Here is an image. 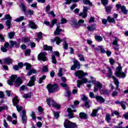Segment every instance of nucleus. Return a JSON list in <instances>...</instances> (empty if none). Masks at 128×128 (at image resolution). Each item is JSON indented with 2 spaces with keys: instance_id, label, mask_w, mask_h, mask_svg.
I'll use <instances>...</instances> for the list:
<instances>
[{
  "instance_id": "nucleus-43",
  "label": "nucleus",
  "mask_w": 128,
  "mask_h": 128,
  "mask_svg": "<svg viewBox=\"0 0 128 128\" xmlns=\"http://www.w3.org/2000/svg\"><path fill=\"white\" fill-rule=\"evenodd\" d=\"M110 120H112V118H110V114H106V120L107 122H110Z\"/></svg>"
},
{
  "instance_id": "nucleus-54",
  "label": "nucleus",
  "mask_w": 128,
  "mask_h": 128,
  "mask_svg": "<svg viewBox=\"0 0 128 128\" xmlns=\"http://www.w3.org/2000/svg\"><path fill=\"white\" fill-rule=\"evenodd\" d=\"M48 66H44L42 68V72H48Z\"/></svg>"
},
{
  "instance_id": "nucleus-6",
  "label": "nucleus",
  "mask_w": 128,
  "mask_h": 128,
  "mask_svg": "<svg viewBox=\"0 0 128 128\" xmlns=\"http://www.w3.org/2000/svg\"><path fill=\"white\" fill-rule=\"evenodd\" d=\"M24 66H26V70H29V72L27 74L28 76H32V74H36V72H38V71L34 68H32L30 64L24 63Z\"/></svg>"
},
{
  "instance_id": "nucleus-16",
  "label": "nucleus",
  "mask_w": 128,
  "mask_h": 128,
  "mask_svg": "<svg viewBox=\"0 0 128 128\" xmlns=\"http://www.w3.org/2000/svg\"><path fill=\"white\" fill-rule=\"evenodd\" d=\"M70 25L72 28H80V20H79L78 22L76 21H72L70 22Z\"/></svg>"
},
{
  "instance_id": "nucleus-18",
  "label": "nucleus",
  "mask_w": 128,
  "mask_h": 128,
  "mask_svg": "<svg viewBox=\"0 0 128 128\" xmlns=\"http://www.w3.org/2000/svg\"><path fill=\"white\" fill-rule=\"evenodd\" d=\"M99 110H100V107H98L96 109H94L92 111V113L90 114L91 116L94 118L98 116V112Z\"/></svg>"
},
{
  "instance_id": "nucleus-41",
  "label": "nucleus",
  "mask_w": 128,
  "mask_h": 128,
  "mask_svg": "<svg viewBox=\"0 0 128 128\" xmlns=\"http://www.w3.org/2000/svg\"><path fill=\"white\" fill-rule=\"evenodd\" d=\"M82 102H88V100H88V98H87L86 96L83 94L82 95Z\"/></svg>"
},
{
  "instance_id": "nucleus-47",
  "label": "nucleus",
  "mask_w": 128,
  "mask_h": 128,
  "mask_svg": "<svg viewBox=\"0 0 128 128\" xmlns=\"http://www.w3.org/2000/svg\"><path fill=\"white\" fill-rule=\"evenodd\" d=\"M58 74V76H60V78H62V68H59Z\"/></svg>"
},
{
  "instance_id": "nucleus-12",
  "label": "nucleus",
  "mask_w": 128,
  "mask_h": 128,
  "mask_svg": "<svg viewBox=\"0 0 128 128\" xmlns=\"http://www.w3.org/2000/svg\"><path fill=\"white\" fill-rule=\"evenodd\" d=\"M22 124H26V120H28V117H26V110H23L22 111Z\"/></svg>"
},
{
  "instance_id": "nucleus-9",
  "label": "nucleus",
  "mask_w": 128,
  "mask_h": 128,
  "mask_svg": "<svg viewBox=\"0 0 128 128\" xmlns=\"http://www.w3.org/2000/svg\"><path fill=\"white\" fill-rule=\"evenodd\" d=\"M94 84V92H98V90H100L102 88V84L98 81L96 82Z\"/></svg>"
},
{
  "instance_id": "nucleus-11",
  "label": "nucleus",
  "mask_w": 128,
  "mask_h": 128,
  "mask_svg": "<svg viewBox=\"0 0 128 128\" xmlns=\"http://www.w3.org/2000/svg\"><path fill=\"white\" fill-rule=\"evenodd\" d=\"M80 62L78 60H74V65H72L71 67L72 70H74L76 68H78V70L80 69Z\"/></svg>"
},
{
  "instance_id": "nucleus-49",
  "label": "nucleus",
  "mask_w": 128,
  "mask_h": 128,
  "mask_svg": "<svg viewBox=\"0 0 128 128\" xmlns=\"http://www.w3.org/2000/svg\"><path fill=\"white\" fill-rule=\"evenodd\" d=\"M8 107L6 106H0V112H2V110H8Z\"/></svg>"
},
{
  "instance_id": "nucleus-19",
  "label": "nucleus",
  "mask_w": 128,
  "mask_h": 128,
  "mask_svg": "<svg viewBox=\"0 0 128 128\" xmlns=\"http://www.w3.org/2000/svg\"><path fill=\"white\" fill-rule=\"evenodd\" d=\"M4 64H12L14 60H12V58H7L4 59Z\"/></svg>"
},
{
  "instance_id": "nucleus-48",
  "label": "nucleus",
  "mask_w": 128,
  "mask_h": 128,
  "mask_svg": "<svg viewBox=\"0 0 128 128\" xmlns=\"http://www.w3.org/2000/svg\"><path fill=\"white\" fill-rule=\"evenodd\" d=\"M42 32H39L38 34V40L40 42V40H42Z\"/></svg>"
},
{
  "instance_id": "nucleus-3",
  "label": "nucleus",
  "mask_w": 128,
  "mask_h": 128,
  "mask_svg": "<svg viewBox=\"0 0 128 128\" xmlns=\"http://www.w3.org/2000/svg\"><path fill=\"white\" fill-rule=\"evenodd\" d=\"M122 68L120 66V64H118V66L116 68V71L115 72L114 74L117 76V78H125L126 74L124 72H122Z\"/></svg>"
},
{
  "instance_id": "nucleus-21",
  "label": "nucleus",
  "mask_w": 128,
  "mask_h": 128,
  "mask_svg": "<svg viewBox=\"0 0 128 128\" xmlns=\"http://www.w3.org/2000/svg\"><path fill=\"white\" fill-rule=\"evenodd\" d=\"M90 104H92V101L90 100L86 102L84 104L82 105V108H90Z\"/></svg>"
},
{
  "instance_id": "nucleus-38",
  "label": "nucleus",
  "mask_w": 128,
  "mask_h": 128,
  "mask_svg": "<svg viewBox=\"0 0 128 128\" xmlns=\"http://www.w3.org/2000/svg\"><path fill=\"white\" fill-rule=\"evenodd\" d=\"M83 4H88L89 6H92V3L90 1V0H82Z\"/></svg>"
},
{
  "instance_id": "nucleus-39",
  "label": "nucleus",
  "mask_w": 128,
  "mask_h": 128,
  "mask_svg": "<svg viewBox=\"0 0 128 128\" xmlns=\"http://www.w3.org/2000/svg\"><path fill=\"white\" fill-rule=\"evenodd\" d=\"M94 38L98 42H102V37L100 36H96Z\"/></svg>"
},
{
  "instance_id": "nucleus-52",
  "label": "nucleus",
  "mask_w": 128,
  "mask_h": 128,
  "mask_svg": "<svg viewBox=\"0 0 128 128\" xmlns=\"http://www.w3.org/2000/svg\"><path fill=\"white\" fill-rule=\"evenodd\" d=\"M54 115L56 118H58L60 117V113H58V112H54Z\"/></svg>"
},
{
  "instance_id": "nucleus-42",
  "label": "nucleus",
  "mask_w": 128,
  "mask_h": 128,
  "mask_svg": "<svg viewBox=\"0 0 128 128\" xmlns=\"http://www.w3.org/2000/svg\"><path fill=\"white\" fill-rule=\"evenodd\" d=\"M10 22H12V20H8L6 21V26H8V30H10Z\"/></svg>"
},
{
  "instance_id": "nucleus-27",
  "label": "nucleus",
  "mask_w": 128,
  "mask_h": 128,
  "mask_svg": "<svg viewBox=\"0 0 128 128\" xmlns=\"http://www.w3.org/2000/svg\"><path fill=\"white\" fill-rule=\"evenodd\" d=\"M107 20L110 24H116V20H114V18H110V16H108Z\"/></svg>"
},
{
  "instance_id": "nucleus-51",
  "label": "nucleus",
  "mask_w": 128,
  "mask_h": 128,
  "mask_svg": "<svg viewBox=\"0 0 128 128\" xmlns=\"http://www.w3.org/2000/svg\"><path fill=\"white\" fill-rule=\"evenodd\" d=\"M52 64H56V56L54 55L52 56Z\"/></svg>"
},
{
  "instance_id": "nucleus-2",
  "label": "nucleus",
  "mask_w": 128,
  "mask_h": 128,
  "mask_svg": "<svg viewBox=\"0 0 128 128\" xmlns=\"http://www.w3.org/2000/svg\"><path fill=\"white\" fill-rule=\"evenodd\" d=\"M107 70H108V74H107V78H113L114 84L116 86V90H118L120 88V82L114 76H112V68L110 67L106 68Z\"/></svg>"
},
{
  "instance_id": "nucleus-8",
  "label": "nucleus",
  "mask_w": 128,
  "mask_h": 128,
  "mask_svg": "<svg viewBox=\"0 0 128 128\" xmlns=\"http://www.w3.org/2000/svg\"><path fill=\"white\" fill-rule=\"evenodd\" d=\"M58 88V84H49L47 86V88L50 94H52V92H54V90H56Z\"/></svg>"
},
{
  "instance_id": "nucleus-64",
  "label": "nucleus",
  "mask_w": 128,
  "mask_h": 128,
  "mask_svg": "<svg viewBox=\"0 0 128 128\" xmlns=\"http://www.w3.org/2000/svg\"><path fill=\"white\" fill-rule=\"evenodd\" d=\"M102 2L103 6H106L108 4V0H102Z\"/></svg>"
},
{
  "instance_id": "nucleus-15",
  "label": "nucleus",
  "mask_w": 128,
  "mask_h": 128,
  "mask_svg": "<svg viewBox=\"0 0 128 128\" xmlns=\"http://www.w3.org/2000/svg\"><path fill=\"white\" fill-rule=\"evenodd\" d=\"M56 22H58V20L54 19V20H52V24H50V22H48V21H45L44 22V24L46 26H49L50 28H54V24H56Z\"/></svg>"
},
{
  "instance_id": "nucleus-57",
  "label": "nucleus",
  "mask_w": 128,
  "mask_h": 128,
  "mask_svg": "<svg viewBox=\"0 0 128 128\" xmlns=\"http://www.w3.org/2000/svg\"><path fill=\"white\" fill-rule=\"evenodd\" d=\"M76 76L78 77V78H80V71L78 70L77 71L76 73H75Z\"/></svg>"
},
{
  "instance_id": "nucleus-45",
  "label": "nucleus",
  "mask_w": 128,
  "mask_h": 128,
  "mask_svg": "<svg viewBox=\"0 0 128 128\" xmlns=\"http://www.w3.org/2000/svg\"><path fill=\"white\" fill-rule=\"evenodd\" d=\"M24 98H32V94H26L23 96Z\"/></svg>"
},
{
  "instance_id": "nucleus-60",
  "label": "nucleus",
  "mask_w": 128,
  "mask_h": 128,
  "mask_svg": "<svg viewBox=\"0 0 128 128\" xmlns=\"http://www.w3.org/2000/svg\"><path fill=\"white\" fill-rule=\"evenodd\" d=\"M106 12L108 14H110V10H112V8L110 6H108L106 8Z\"/></svg>"
},
{
  "instance_id": "nucleus-1",
  "label": "nucleus",
  "mask_w": 128,
  "mask_h": 128,
  "mask_svg": "<svg viewBox=\"0 0 128 128\" xmlns=\"http://www.w3.org/2000/svg\"><path fill=\"white\" fill-rule=\"evenodd\" d=\"M14 82L15 86L18 87L20 86L22 84V80L20 78H18V76L16 75H12L11 76L10 80H8V84L10 86H12V84H14Z\"/></svg>"
},
{
  "instance_id": "nucleus-34",
  "label": "nucleus",
  "mask_w": 128,
  "mask_h": 128,
  "mask_svg": "<svg viewBox=\"0 0 128 128\" xmlns=\"http://www.w3.org/2000/svg\"><path fill=\"white\" fill-rule=\"evenodd\" d=\"M120 10L124 14H128V10L126 8L125 6H122Z\"/></svg>"
},
{
  "instance_id": "nucleus-10",
  "label": "nucleus",
  "mask_w": 128,
  "mask_h": 128,
  "mask_svg": "<svg viewBox=\"0 0 128 128\" xmlns=\"http://www.w3.org/2000/svg\"><path fill=\"white\" fill-rule=\"evenodd\" d=\"M46 56H48L46 52H41L38 56V60H42V62H46Z\"/></svg>"
},
{
  "instance_id": "nucleus-24",
  "label": "nucleus",
  "mask_w": 128,
  "mask_h": 128,
  "mask_svg": "<svg viewBox=\"0 0 128 128\" xmlns=\"http://www.w3.org/2000/svg\"><path fill=\"white\" fill-rule=\"evenodd\" d=\"M88 116L85 112H80V118L82 120H88Z\"/></svg>"
},
{
  "instance_id": "nucleus-22",
  "label": "nucleus",
  "mask_w": 128,
  "mask_h": 128,
  "mask_svg": "<svg viewBox=\"0 0 128 128\" xmlns=\"http://www.w3.org/2000/svg\"><path fill=\"white\" fill-rule=\"evenodd\" d=\"M29 26H30L31 28H32L34 30H36V28H38V26L32 21H30Z\"/></svg>"
},
{
  "instance_id": "nucleus-56",
  "label": "nucleus",
  "mask_w": 128,
  "mask_h": 128,
  "mask_svg": "<svg viewBox=\"0 0 128 128\" xmlns=\"http://www.w3.org/2000/svg\"><path fill=\"white\" fill-rule=\"evenodd\" d=\"M66 22H68V20H67L66 19L63 18H62V19L61 20V22H60V24H66Z\"/></svg>"
},
{
  "instance_id": "nucleus-26",
  "label": "nucleus",
  "mask_w": 128,
  "mask_h": 128,
  "mask_svg": "<svg viewBox=\"0 0 128 128\" xmlns=\"http://www.w3.org/2000/svg\"><path fill=\"white\" fill-rule=\"evenodd\" d=\"M60 32H62V30L60 28L59 26H57L56 30L54 32V34H55V36H58Z\"/></svg>"
},
{
  "instance_id": "nucleus-35",
  "label": "nucleus",
  "mask_w": 128,
  "mask_h": 128,
  "mask_svg": "<svg viewBox=\"0 0 128 128\" xmlns=\"http://www.w3.org/2000/svg\"><path fill=\"white\" fill-rule=\"evenodd\" d=\"M12 20V17L10 16V15L7 14L4 16V18H2V20Z\"/></svg>"
},
{
  "instance_id": "nucleus-62",
  "label": "nucleus",
  "mask_w": 128,
  "mask_h": 128,
  "mask_svg": "<svg viewBox=\"0 0 128 128\" xmlns=\"http://www.w3.org/2000/svg\"><path fill=\"white\" fill-rule=\"evenodd\" d=\"M118 92L116 91V90H114V92H113L112 94V96L113 97H114V96H118Z\"/></svg>"
},
{
  "instance_id": "nucleus-37",
  "label": "nucleus",
  "mask_w": 128,
  "mask_h": 128,
  "mask_svg": "<svg viewBox=\"0 0 128 128\" xmlns=\"http://www.w3.org/2000/svg\"><path fill=\"white\" fill-rule=\"evenodd\" d=\"M126 102L124 101H121L120 106H122V108L123 110H126Z\"/></svg>"
},
{
  "instance_id": "nucleus-4",
  "label": "nucleus",
  "mask_w": 128,
  "mask_h": 128,
  "mask_svg": "<svg viewBox=\"0 0 128 128\" xmlns=\"http://www.w3.org/2000/svg\"><path fill=\"white\" fill-rule=\"evenodd\" d=\"M88 76V72H84V71H80V84H86V82H90V81H88V78H86V76Z\"/></svg>"
},
{
  "instance_id": "nucleus-14",
  "label": "nucleus",
  "mask_w": 128,
  "mask_h": 128,
  "mask_svg": "<svg viewBox=\"0 0 128 128\" xmlns=\"http://www.w3.org/2000/svg\"><path fill=\"white\" fill-rule=\"evenodd\" d=\"M36 82V76H33L32 77L30 78V80L29 81V82L27 84V86H35L36 84H34V82Z\"/></svg>"
},
{
  "instance_id": "nucleus-5",
  "label": "nucleus",
  "mask_w": 128,
  "mask_h": 128,
  "mask_svg": "<svg viewBox=\"0 0 128 128\" xmlns=\"http://www.w3.org/2000/svg\"><path fill=\"white\" fill-rule=\"evenodd\" d=\"M12 102L14 104V106H16V108L18 112H22V106L20 105H18V104L20 102V100L18 98V96H16L14 99L12 100Z\"/></svg>"
},
{
  "instance_id": "nucleus-50",
  "label": "nucleus",
  "mask_w": 128,
  "mask_h": 128,
  "mask_svg": "<svg viewBox=\"0 0 128 128\" xmlns=\"http://www.w3.org/2000/svg\"><path fill=\"white\" fill-rule=\"evenodd\" d=\"M54 102V100L51 99H48L46 100L47 104L49 106H50V103L52 104V102Z\"/></svg>"
},
{
  "instance_id": "nucleus-63",
  "label": "nucleus",
  "mask_w": 128,
  "mask_h": 128,
  "mask_svg": "<svg viewBox=\"0 0 128 128\" xmlns=\"http://www.w3.org/2000/svg\"><path fill=\"white\" fill-rule=\"evenodd\" d=\"M63 47L64 50H68V43H66V42L64 41Z\"/></svg>"
},
{
  "instance_id": "nucleus-23",
  "label": "nucleus",
  "mask_w": 128,
  "mask_h": 128,
  "mask_svg": "<svg viewBox=\"0 0 128 128\" xmlns=\"http://www.w3.org/2000/svg\"><path fill=\"white\" fill-rule=\"evenodd\" d=\"M96 24H94L90 26H88L87 28L90 32H94V30H96Z\"/></svg>"
},
{
  "instance_id": "nucleus-29",
  "label": "nucleus",
  "mask_w": 128,
  "mask_h": 128,
  "mask_svg": "<svg viewBox=\"0 0 128 128\" xmlns=\"http://www.w3.org/2000/svg\"><path fill=\"white\" fill-rule=\"evenodd\" d=\"M100 92L101 94H108V91L106 88L101 89Z\"/></svg>"
},
{
  "instance_id": "nucleus-30",
  "label": "nucleus",
  "mask_w": 128,
  "mask_h": 128,
  "mask_svg": "<svg viewBox=\"0 0 128 128\" xmlns=\"http://www.w3.org/2000/svg\"><path fill=\"white\" fill-rule=\"evenodd\" d=\"M20 6V8H21L24 12H26V6H24V3H21Z\"/></svg>"
},
{
  "instance_id": "nucleus-40",
  "label": "nucleus",
  "mask_w": 128,
  "mask_h": 128,
  "mask_svg": "<svg viewBox=\"0 0 128 128\" xmlns=\"http://www.w3.org/2000/svg\"><path fill=\"white\" fill-rule=\"evenodd\" d=\"M98 50H100L102 54H106V50H104V49L102 48V46H98Z\"/></svg>"
},
{
  "instance_id": "nucleus-13",
  "label": "nucleus",
  "mask_w": 128,
  "mask_h": 128,
  "mask_svg": "<svg viewBox=\"0 0 128 128\" xmlns=\"http://www.w3.org/2000/svg\"><path fill=\"white\" fill-rule=\"evenodd\" d=\"M67 112H68V118H72L74 117V112H76V110H72L70 108H68Z\"/></svg>"
},
{
  "instance_id": "nucleus-7",
  "label": "nucleus",
  "mask_w": 128,
  "mask_h": 128,
  "mask_svg": "<svg viewBox=\"0 0 128 128\" xmlns=\"http://www.w3.org/2000/svg\"><path fill=\"white\" fill-rule=\"evenodd\" d=\"M64 124L65 128H74L76 126V123H74L68 120H65Z\"/></svg>"
},
{
  "instance_id": "nucleus-17",
  "label": "nucleus",
  "mask_w": 128,
  "mask_h": 128,
  "mask_svg": "<svg viewBox=\"0 0 128 128\" xmlns=\"http://www.w3.org/2000/svg\"><path fill=\"white\" fill-rule=\"evenodd\" d=\"M10 48H14V46H16V48H20V43L16 42L15 41L10 40Z\"/></svg>"
},
{
  "instance_id": "nucleus-46",
  "label": "nucleus",
  "mask_w": 128,
  "mask_h": 128,
  "mask_svg": "<svg viewBox=\"0 0 128 128\" xmlns=\"http://www.w3.org/2000/svg\"><path fill=\"white\" fill-rule=\"evenodd\" d=\"M8 36L10 40H12L14 36V32H10L8 33Z\"/></svg>"
},
{
  "instance_id": "nucleus-31",
  "label": "nucleus",
  "mask_w": 128,
  "mask_h": 128,
  "mask_svg": "<svg viewBox=\"0 0 128 128\" xmlns=\"http://www.w3.org/2000/svg\"><path fill=\"white\" fill-rule=\"evenodd\" d=\"M44 50H50V52H52V46H48V45L46 44H45L44 46Z\"/></svg>"
},
{
  "instance_id": "nucleus-25",
  "label": "nucleus",
  "mask_w": 128,
  "mask_h": 128,
  "mask_svg": "<svg viewBox=\"0 0 128 128\" xmlns=\"http://www.w3.org/2000/svg\"><path fill=\"white\" fill-rule=\"evenodd\" d=\"M62 40H64V39L61 40L60 38V37L58 36L56 37L54 40V42H56V44H58V45L60 44V42H62Z\"/></svg>"
},
{
  "instance_id": "nucleus-55",
  "label": "nucleus",
  "mask_w": 128,
  "mask_h": 128,
  "mask_svg": "<svg viewBox=\"0 0 128 128\" xmlns=\"http://www.w3.org/2000/svg\"><path fill=\"white\" fill-rule=\"evenodd\" d=\"M4 126L6 128H8V122H6V120L5 119L4 120Z\"/></svg>"
},
{
  "instance_id": "nucleus-33",
  "label": "nucleus",
  "mask_w": 128,
  "mask_h": 128,
  "mask_svg": "<svg viewBox=\"0 0 128 128\" xmlns=\"http://www.w3.org/2000/svg\"><path fill=\"white\" fill-rule=\"evenodd\" d=\"M52 106H54V108H57L58 110L60 108V106L58 104L54 102V101H53V102L52 103Z\"/></svg>"
},
{
  "instance_id": "nucleus-44",
  "label": "nucleus",
  "mask_w": 128,
  "mask_h": 128,
  "mask_svg": "<svg viewBox=\"0 0 128 128\" xmlns=\"http://www.w3.org/2000/svg\"><path fill=\"white\" fill-rule=\"evenodd\" d=\"M24 16H21L19 18L14 20V22H22V20H24Z\"/></svg>"
},
{
  "instance_id": "nucleus-58",
  "label": "nucleus",
  "mask_w": 128,
  "mask_h": 128,
  "mask_svg": "<svg viewBox=\"0 0 128 128\" xmlns=\"http://www.w3.org/2000/svg\"><path fill=\"white\" fill-rule=\"evenodd\" d=\"M26 90V86L24 85H23L20 88V91L22 92V91Z\"/></svg>"
},
{
  "instance_id": "nucleus-53",
  "label": "nucleus",
  "mask_w": 128,
  "mask_h": 128,
  "mask_svg": "<svg viewBox=\"0 0 128 128\" xmlns=\"http://www.w3.org/2000/svg\"><path fill=\"white\" fill-rule=\"evenodd\" d=\"M26 12L27 14H29L30 16H34V10H28Z\"/></svg>"
},
{
  "instance_id": "nucleus-32",
  "label": "nucleus",
  "mask_w": 128,
  "mask_h": 128,
  "mask_svg": "<svg viewBox=\"0 0 128 128\" xmlns=\"http://www.w3.org/2000/svg\"><path fill=\"white\" fill-rule=\"evenodd\" d=\"M78 0H66V2L64 3V4H70L72 2H77Z\"/></svg>"
},
{
  "instance_id": "nucleus-59",
  "label": "nucleus",
  "mask_w": 128,
  "mask_h": 128,
  "mask_svg": "<svg viewBox=\"0 0 128 128\" xmlns=\"http://www.w3.org/2000/svg\"><path fill=\"white\" fill-rule=\"evenodd\" d=\"M2 52H8V48H6V47H1L0 48Z\"/></svg>"
},
{
  "instance_id": "nucleus-20",
  "label": "nucleus",
  "mask_w": 128,
  "mask_h": 128,
  "mask_svg": "<svg viewBox=\"0 0 128 128\" xmlns=\"http://www.w3.org/2000/svg\"><path fill=\"white\" fill-rule=\"evenodd\" d=\"M88 7L84 6L82 12L81 13V16L82 18H86L88 16Z\"/></svg>"
},
{
  "instance_id": "nucleus-28",
  "label": "nucleus",
  "mask_w": 128,
  "mask_h": 128,
  "mask_svg": "<svg viewBox=\"0 0 128 128\" xmlns=\"http://www.w3.org/2000/svg\"><path fill=\"white\" fill-rule=\"evenodd\" d=\"M95 98H96V100H98V102H104V98L100 96H96Z\"/></svg>"
},
{
  "instance_id": "nucleus-36",
  "label": "nucleus",
  "mask_w": 128,
  "mask_h": 128,
  "mask_svg": "<svg viewBox=\"0 0 128 128\" xmlns=\"http://www.w3.org/2000/svg\"><path fill=\"white\" fill-rule=\"evenodd\" d=\"M46 75H44L42 77H40L39 78V80L38 81V84H42V82L44 80H46Z\"/></svg>"
},
{
  "instance_id": "nucleus-61",
  "label": "nucleus",
  "mask_w": 128,
  "mask_h": 128,
  "mask_svg": "<svg viewBox=\"0 0 128 128\" xmlns=\"http://www.w3.org/2000/svg\"><path fill=\"white\" fill-rule=\"evenodd\" d=\"M30 50L28 49L25 51V56H30Z\"/></svg>"
}]
</instances>
